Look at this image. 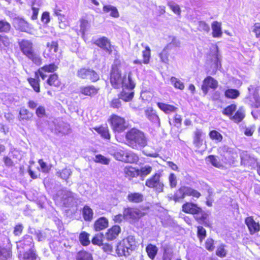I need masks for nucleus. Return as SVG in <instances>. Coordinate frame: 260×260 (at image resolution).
<instances>
[{
    "label": "nucleus",
    "mask_w": 260,
    "mask_h": 260,
    "mask_svg": "<svg viewBox=\"0 0 260 260\" xmlns=\"http://www.w3.org/2000/svg\"><path fill=\"white\" fill-rule=\"evenodd\" d=\"M58 69V66L55 63H51L49 64H46L39 68L36 72L35 73V75L39 74L41 79L44 80L47 77L46 73H54Z\"/></svg>",
    "instance_id": "14"
},
{
    "label": "nucleus",
    "mask_w": 260,
    "mask_h": 260,
    "mask_svg": "<svg viewBox=\"0 0 260 260\" xmlns=\"http://www.w3.org/2000/svg\"><path fill=\"white\" fill-rule=\"evenodd\" d=\"M59 48L57 41H52L46 44V48L43 51V56L46 58H54L56 56L55 53L58 51Z\"/></svg>",
    "instance_id": "13"
},
{
    "label": "nucleus",
    "mask_w": 260,
    "mask_h": 260,
    "mask_svg": "<svg viewBox=\"0 0 260 260\" xmlns=\"http://www.w3.org/2000/svg\"><path fill=\"white\" fill-rule=\"evenodd\" d=\"M90 234L85 231L81 232L79 235V240L83 246H87L90 244Z\"/></svg>",
    "instance_id": "34"
},
{
    "label": "nucleus",
    "mask_w": 260,
    "mask_h": 260,
    "mask_svg": "<svg viewBox=\"0 0 260 260\" xmlns=\"http://www.w3.org/2000/svg\"><path fill=\"white\" fill-rule=\"evenodd\" d=\"M121 66V61L118 58L115 59L111 66L110 82L114 88L119 89L122 87L132 90L135 87L136 84L132 79V73L129 72L122 76L120 71Z\"/></svg>",
    "instance_id": "1"
},
{
    "label": "nucleus",
    "mask_w": 260,
    "mask_h": 260,
    "mask_svg": "<svg viewBox=\"0 0 260 260\" xmlns=\"http://www.w3.org/2000/svg\"><path fill=\"white\" fill-rule=\"evenodd\" d=\"M212 56L214 59L215 67L216 68V70H217V69L218 68L219 69L221 67L220 61L219 58L218 50V47H217V46H216L215 52V53L214 54H213L212 55Z\"/></svg>",
    "instance_id": "54"
},
{
    "label": "nucleus",
    "mask_w": 260,
    "mask_h": 260,
    "mask_svg": "<svg viewBox=\"0 0 260 260\" xmlns=\"http://www.w3.org/2000/svg\"><path fill=\"white\" fill-rule=\"evenodd\" d=\"M161 174L160 173H155L146 180L145 185L150 188H152L158 192H162L164 185L161 181Z\"/></svg>",
    "instance_id": "9"
},
{
    "label": "nucleus",
    "mask_w": 260,
    "mask_h": 260,
    "mask_svg": "<svg viewBox=\"0 0 260 260\" xmlns=\"http://www.w3.org/2000/svg\"><path fill=\"white\" fill-rule=\"evenodd\" d=\"M93 44L108 54H111L113 52V46L111 45L110 40L106 37L98 38L93 41Z\"/></svg>",
    "instance_id": "12"
},
{
    "label": "nucleus",
    "mask_w": 260,
    "mask_h": 260,
    "mask_svg": "<svg viewBox=\"0 0 260 260\" xmlns=\"http://www.w3.org/2000/svg\"><path fill=\"white\" fill-rule=\"evenodd\" d=\"M23 260H40L36 252L32 249L24 252L22 255Z\"/></svg>",
    "instance_id": "32"
},
{
    "label": "nucleus",
    "mask_w": 260,
    "mask_h": 260,
    "mask_svg": "<svg viewBox=\"0 0 260 260\" xmlns=\"http://www.w3.org/2000/svg\"><path fill=\"white\" fill-rule=\"evenodd\" d=\"M124 177L129 180L138 177V168L128 166L124 167L123 169Z\"/></svg>",
    "instance_id": "25"
},
{
    "label": "nucleus",
    "mask_w": 260,
    "mask_h": 260,
    "mask_svg": "<svg viewBox=\"0 0 260 260\" xmlns=\"http://www.w3.org/2000/svg\"><path fill=\"white\" fill-rule=\"evenodd\" d=\"M197 236L201 242H202L206 237V231L203 226H198L197 227Z\"/></svg>",
    "instance_id": "52"
},
{
    "label": "nucleus",
    "mask_w": 260,
    "mask_h": 260,
    "mask_svg": "<svg viewBox=\"0 0 260 260\" xmlns=\"http://www.w3.org/2000/svg\"><path fill=\"white\" fill-rule=\"evenodd\" d=\"M20 242H22V245L23 246H34L32 238L28 235L24 236Z\"/></svg>",
    "instance_id": "58"
},
{
    "label": "nucleus",
    "mask_w": 260,
    "mask_h": 260,
    "mask_svg": "<svg viewBox=\"0 0 260 260\" xmlns=\"http://www.w3.org/2000/svg\"><path fill=\"white\" fill-rule=\"evenodd\" d=\"M224 94L227 99H236L240 95V92L236 89L228 88L224 91Z\"/></svg>",
    "instance_id": "40"
},
{
    "label": "nucleus",
    "mask_w": 260,
    "mask_h": 260,
    "mask_svg": "<svg viewBox=\"0 0 260 260\" xmlns=\"http://www.w3.org/2000/svg\"><path fill=\"white\" fill-rule=\"evenodd\" d=\"M100 90V88L92 84L82 86L79 89V94L84 96L93 98L96 96Z\"/></svg>",
    "instance_id": "15"
},
{
    "label": "nucleus",
    "mask_w": 260,
    "mask_h": 260,
    "mask_svg": "<svg viewBox=\"0 0 260 260\" xmlns=\"http://www.w3.org/2000/svg\"><path fill=\"white\" fill-rule=\"evenodd\" d=\"M214 241L212 238H208L205 243V248L209 251H213L215 248Z\"/></svg>",
    "instance_id": "53"
},
{
    "label": "nucleus",
    "mask_w": 260,
    "mask_h": 260,
    "mask_svg": "<svg viewBox=\"0 0 260 260\" xmlns=\"http://www.w3.org/2000/svg\"><path fill=\"white\" fill-rule=\"evenodd\" d=\"M39 75H35V77H29L27 81L34 91L36 93L41 92V81Z\"/></svg>",
    "instance_id": "22"
},
{
    "label": "nucleus",
    "mask_w": 260,
    "mask_h": 260,
    "mask_svg": "<svg viewBox=\"0 0 260 260\" xmlns=\"http://www.w3.org/2000/svg\"><path fill=\"white\" fill-rule=\"evenodd\" d=\"M143 59H135L133 61V63L135 64L142 65V64H147L149 63L151 58V49L148 46L145 47V49L142 51Z\"/></svg>",
    "instance_id": "20"
},
{
    "label": "nucleus",
    "mask_w": 260,
    "mask_h": 260,
    "mask_svg": "<svg viewBox=\"0 0 260 260\" xmlns=\"http://www.w3.org/2000/svg\"><path fill=\"white\" fill-rule=\"evenodd\" d=\"M234 113L235 114L233 115L230 119L236 123L241 122L245 117L244 113L240 110L236 111Z\"/></svg>",
    "instance_id": "46"
},
{
    "label": "nucleus",
    "mask_w": 260,
    "mask_h": 260,
    "mask_svg": "<svg viewBox=\"0 0 260 260\" xmlns=\"http://www.w3.org/2000/svg\"><path fill=\"white\" fill-rule=\"evenodd\" d=\"M10 40L8 36L0 35V46L3 45L8 47L10 45Z\"/></svg>",
    "instance_id": "62"
},
{
    "label": "nucleus",
    "mask_w": 260,
    "mask_h": 260,
    "mask_svg": "<svg viewBox=\"0 0 260 260\" xmlns=\"http://www.w3.org/2000/svg\"><path fill=\"white\" fill-rule=\"evenodd\" d=\"M172 43L167 44L159 54L160 60L165 63H168L169 61V55L172 50Z\"/></svg>",
    "instance_id": "26"
},
{
    "label": "nucleus",
    "mask_w": 260,
    "mask_h": 260,
    "mask_svg": "<svg viewBox=\"0 0 260 260\" xmlns=\"http://www.w3.org/2000/svg\"><path fill=\"white\" fill-rule=\"evenodd\" d=\"M253 31L255 37L257 38L260 37V23L256 22L254 24Z\"/></svg>",
    "instance_id": "64"
},
{
    "label": "nucleus",
    "mask_w": 260,
    "mask_h": 260,
    "mask_svg": "<svg viewBox=\"0 0 260 260\" xmlns=\"http://www.w3.org/2000/svg\"><path fill=\"white\" fill-rule=\"evenodd\" d=\"M236 109L237 105L235 104H232L224 108L222 113L224 115L228 116L230 119L234 112H236Z\"/></svg>",
    "instance_id": "39"
},
{
    "label": "nucleus",
    "mask_w": 260,
    "mask_h": 260,
    "mask_svg": "<svg viewBox=\"0 0 260 260\" xmlns=\"http://www.w3.org/2000/svg\"><path fill=\"white\" fill-rule=\"evenodd\" d=\"M11 28L10 23L5 19L0 20V32L8 33Z\"/></svg>",
    "instance_id": "48"
},
{
    "label": "nucleus",
    "mask_w": 260,
    "mask_h": 260,
    "mask_svg": "<svg viewBox=\"0 0 260 260\" xmlns=\"http://www.w3.org/2000/svg\"><path fill=\"white\" fill-rule=\"evenodd\" d=\"M76 259V260H93L92 254L85 250L79 251Z\"/></svg>",
    "instance_id": "41"
},
{
    "label": "nucleus",
    "mask_w": 260,
    "mask_h": 260,
    "mask_svg": "<svg viewBox=\"0 0 260 260\" xmlns=\"http://www.w3.org/2000/svg\"><path fill=\"white\" fill-rule=\"evenodd\" d=\"M35 113L37 116L39 118H43L46 115L45 108L43 106L41 105L36 108Z\"/></svg>",
    "instance_id": "55"
},
{
    "label": "nucleus",
    "mask_w": 260,
    "mask_h": 260,
    "mask_svg": "<svg viewBox=\"0 0 260 260\" xmlns=\"http://www.w3.org/2000/svg\"><path fill=\"white\" fill-rule=\"evenodd\" d=\"M42 171L44 173H48L50 170V168L47 165L46 163L45 162L43 159H40L38 160Z\"/></svg>",
    "instance_id": "63"
},
{
    "label": "nucleus",
    "mask_w": 260,
    "mask_h": 260,
    "mask_svg": "<svg viewBox=\"0 0 260 260\" xmlns=\"http://www.w3.org/2000/svg\"><path fill=\"white\" fill-rule=\"evenodd\" d=\"M245 223L251 235L256 233L260 231L259 223L256 222L252 216L246 217L245 219Z\"/></svg>",
    "instance_id": "18"
},
{
    "label": "nucleus",
    "mask_w": 260,
    "mask_h": 260,
    "mask_svg": "<svg viewBox=\"0 0 260 260\" xmlns=\"http://www.w3.org/2000/svg\"><path fill=\"white\" fill-rule=\"evenodd\" d=\"M123 88L122 91L118 94V97L125 102L131 101L134 98V92L132 91L130 92H126Z\"/></svg>",
    "instance_id": "38"
},
{
    "label": "nucleus",
    "mask_w": 260,
    "mask_h": 260,
    "mask_svg": "<svg viewBox=\"0 0 260 260\" xmlns=\"http://www.w3.org/2000/svg\"><path fill=\"white\" fill-rule=\"evenodd\" d=\"M202 132L201 129H196L194 133L193 143L197 147L201 146L203 144L202 139Z\"/></svg>",
    "instance_id": "42"
},
{
    "label": "nucleus",
    "mask_w": 260,
    "mask_h": 260,
    "mask_svg": "<svg viewBox=\"0 0 260 260\" xmlns=\"http://www.w3.org/2000/svg\"><path fill=\"white\" fill-rule=\"evenodd\" d=\"M23 226L22 224H16L14 228L13 234L16 236H19L22 233Z\"/></svg>",
    "instance_id": "60"
},
{
    "label": "nucleus",
    "mask_w": 260,
    "mask_h": 260,
    "mask_svg": "<svg viewBox=\"0 0 260 260\" xmlns=\"http://www.w3.org/2000/svg\"><path fill=\"white\" fill-rule=\"evenodd\" d=\"M182 119L181 116L175 114L173 119V125L177 128H180L182 124Z\"/></svg>",
    "instance_id": "57"
},
{
    "label": "nucleus",
    "mask_w": 260,
    "mask_h": 260,
    "mask_svg": "<svg viewBox=\"0 0 260 260\" xmlns=\"http://www.w3.org/2000/svg\"><path fill=\"white\" fill-rule=\"evenodd\" d=\"M205 159L208 160L213 167L216 168L220 169L223 167V164L220 159L216 155H209L206 157Z\"/></svg>",
    "instance_id": "31"
},
{
    "label": "nucleus",
    "mask_w": 260,
    "mask_h": 260,
    "mask_svg": "<svg viewBox=\"0 0 260 260\" xmlns=\"http://www.w3.org/2000/svg\"><path fill=\"white\" fill-rule=\"evenodd\" d=\"M127 152V150L125 149L119 148L114 152L113 155L116 159L124 162Z\"/></svg>",
    "instance_id": "43"
},
{
    "label": "nucleus",
    "mask_w": 260,
    "mask_h": 260,
    "mask_svg": "<svg viewBox=\"0 0 260 260\" xmlns=\"http://www.w3.org/2000/svg\"><path fill=\"white\" fill-rule=\"evenodd\" d=\"M34 117V114L30 112L25 107L23 106L20 108L17 116L19 121L22 123L31 121Z\"/></svg>",
    "instance_id": "17"
},
{
    "label": "nucleus",
    "mask_w": 260,
    "mask_h": 260,
    "mask_svg": "<svg viewBox=\"0 0 260 260\" xmlns=\"http://www.w3.org/2000/svg\"><path fill=\"white\" fill-rule=\"evenodd\" d=\"M227 251L225 249V245L224 244L219 245L216 249V255L219 257L223 258L226 256Z\"/></svg>",
    "instance_id": "50"
},
{
    "label": "nucleus",
    "mask_w": 260,
    "mask_h": 260,
    "mask_svg": "<svg viewBox=\"0 0 260 260\" xmlns=\"http://www.w3.org/2000/svg\"><path fill=\"white\" fill-rule=\"evenodd\" d=\"M167 5L175 14L178 15H180L181 11L179 5H173L171 3H168Z\"/></svg>",
    "instance_id": "61"
},
{
    "label": "nucleus",
    "mask_w": 260,
    "mask_h": 260,
    "mask_svg": "<svg viewBox=\"0 0 260 260\" xmlns=\"http://www.w3.org/2000/svg\"><path fill=\"white\" fill-rule=\"evenodd\" d=\"M108 225V220L105 217H101L94 221L93 228L95 232H99L106 229Z\"/></svg>",
    "instance_id": "21"
},
{
    "label": "nucleus",
    "mask_w": 260,
    "mask_h": 260,
    "mask_svg": "<svg viewBox=\"0 0 260 260\" xmlns=\"http://www.w3.org/2000/svg\"><path fill=\"white\" fill-rule=\"evenodd\" d=\"M77 76L81 79H88L92 83L96 82L100 79L99 74L95 71L86 67L79 69L77 71Z\"/></svg>",
    "instance_id": "8"
},
{
    "label": "nucleus",
    "mask_w": 260,
    "mask_h": 260,
    "mask_svg": "<svg viewBox=\"0 0 260 260\" xmlns=\"http://www.w3.org/2000/svg\"><path fill=\"white\" fill-rule=\"evenodd\" d=\"M126 144L133 149L144 147L147 145V140L144 134L141 131L132 128L125 133Z\"/></svg>",
    "instance_id": "4"
},
{
    "label": "nucleus",
    "mask_w": 260,
    "mask_h": 260,
    "mask_svg": "<svg viewBox=\"0 0 260 260\" xmlns=\"http://www.w3.org/2000/svg\"><path fill=\"white\" fill-rule=\"evenodd\" d=\"M158 248L156 245L152 244H148L147 245L145 250L149 258L154 260L158 252Z\"/></svg>",
    "instance_id": "30"
},
{
    "label": "nucleus",
    "mask_w": 260,
    "mask_h": 260,
    "mask_svg": "<svg viewBox=\"0 0 260 260\" xmlns=\"http://www.w3.org/2000/svg\"><path fill=\"white\" fill-rule=\"evenodd\" d=\"M119 98H114L109 103V106L111 108L118 109L121 106V102Z\"/></svg>",
    "instance_id": "51"
},
{
    "label": "nucleus",
    "mask_w": 260,
    "mask_h": 260,
    "mask_svg": "<svg viewBox=\"0 0 260 260\" xmlns=\"http://www.w3.org/2000/svg\"><path fill=\"white\" fill-rule=\"evenodd\" d=\"M108 122L114 133H123L128 128L125 118L116 114H111L108 119Z\"/></svg>",
    "instance_id": "6"
},
{
    "label": "nucleus",
    "mask_w": 260,
    "mask_h": 260,
    "mask_svg": "<svg viewBox=\"0 0 260 260\" xmlns=\"http://www.w3.org/2000/svg\"><path fill=\"white\" fill-rule=\"evenodd\" d=\"M104 241V234L100 233L95 234L91 239V243L93 245L101 246Z\"/></svg>",
    "instance_id": "44"
},
{
    "label": "nucleus",
    "mask_w": 260,
    "mask_h": 260,
    "mask_svg": "<svg viewBox=\"0 0 260 260\" xmlns=\"http://www.w3.org/2000/svg\"><path fill=\"white\" fill-rule=\"evenodd\" d=\"M145 114L149 120L156 121L159 120V117L151 108L145 110Z\"/></svg>",
    "instance_id": "45"
},
{
    "label": "nucleus",
    "mask_w": 260,
    "mask_h": 260,
    "mask_svg": "<svg viewBox=\"0 0 260 260\" xmlns=\"http://www.w3.org/2000/svg\"><path fill=\"white\" fill-rule=\"evenodd\" d=\"M201 196V193L198 190L188 186H183L179 188L174 193L173 200L175 202H178L186 197H192L199 199Z\"/></svg>",
    "instance_id": "7"
},
{
    "label": "nucleus",
    "mask_w": 260,
    "mask_h": 260,
    "mask_svg": "<svg viewBox=\"0 0 260 260\" xmlns=\"http://www.w3.org/2000/svg\"><path fill=\"white\" fill-rule=\"evenodd\" d=\"M158 107L165 113L168 114L175 112L177 111V108L174 105H170L161 102L157 103Z\"/></svg>",
    "instance_id": "28"
},
{
    "label": "nucleus",
    "mask_w": 260,
    "mask_h": 260,
    "mask_svg": "<svg viewBox=\"0 0 260 260\" xmlns=\"http://www.w3.org/2000/svg\"><path fill=\"white\" fill-rule=\"evenodd\" d=\"M82 215L85 221H91L93 217V212L89 206L85 205L82 209Z\"/></svg>",
    "instance_id": "33"
},
{
    "label": "nucleus",
    "mask_w": 260,
    "mask_h": 260,
    "mask_svg": "<svg viewBox=\"0 0 260 260\" xmlns=\"http://www.w3.org/2000/svg\"><path fill=\"white\" fill-rule=\"evenodd\" d=\"M212 29V35L213 38H220L222 36L221 23L217 21H213L211 24Z\"/></svg>",
    "instance_id": "27"
},
{
    "label": "nucleus",
    "mask_w": 260,
    "mask_h": 260,
    "mask_svg": "<svg viewBox=\"0 0 260 260\" xmlns=\"http://www.w3.org/2000/svg\"><path fill=\"white\" fill-rule=\"evenodd\" d=\"M218 86V82L217 80L211 76H208L203 80L201 89L203 93L206 95L208 93L209 88L215 90Z\"/></svg>",
    "instance_id": "16"
},
{
    "label": "nucleus",
    "mask_w": 260,
    "mask_h": 260,
    "mask_svg": "<svg viewBox=\"0 0 260 260\" xmlns=\"http://www.w3.org/2000/svg\"><path fill=\"white\" fill-rule=\"evenodd\" d=\"M19 49L23 55L36 65L39 66L42 63V58L40 54L36 51L33 43L26 39L18 42Z\"/></svg>",
    "instance_id": "3"
},
{
    "label": "nucleus",
    "mask_w": 260,
    "mask_h": 260,
    "mask_svg": "<svg viewBox=\"0 0 260 260\" xmlns=\"http://www.w3.org/2000/svg\"><path fill=\"white\" fill-rule=\"evenodd\" d=\"M127 199L133 203H140L143 201L144 196L140 192H131L128 194Z\"/></svg>",
    "instance_id": "29"
},
{
    "label": "nucleus",
    "mask_w": 260,
    "mask_h": 260,
    "mask_svg": "<svg viewBox=\"0 0 260 260\" xmlns=\"http://www.w3.org/2000/svg\"><path fill=\"white\" fill-rule=\"evenodd\" d=\"M102 138L109 140L111 139V135L108 127L107 125H101L93 128Z\"/></svg>",
    "instance_id": "24"
},
{
    "label": "nucleus",
    "mask_w": 260,
    "mask_h": 260,
    "mask_svg": "<svg viewBox=\"0 0 260 260\" xmlns=\"http://www.w3.org/2000/svg\"><path fill=\"white\" fill-rule=\"evenodd\" d=\"M170 81L175 88L180 90H183L184 88V85L183 83L179 79L175 77H172L170 78Z\"/></svg>",
    "instance_id": "49"
},
{
    "label": "nucleus",
    "mask_w": 260,
    "mask_h": 260,
    "mask_svg": "<svg viewBox=\"0 0 260 260\" xmlns=\"http://www.w3.org/2000/svg\"><path fill=\"white\" fill-rule=\"evenodd\" d=\"M209 136L212 140L215 141L217 143L222 141V135L216 130H212L209 133Z\"/></svg>",
    "instance_id": "47"
},
{
    "label": "nucleus",
    "mask_w": 260,
    "mask_h": 260,
    "mask_svg": "<svg viewBox=\"0 0 260 260\" xmlns=\"http://www.w3.org/2000/svg\"><path fill=\"white\" fill-rule=\"evenodd\" d=\"M181 211L184 213L193 215L194 219L199 223L209 226L207 223L209 215L197 204L192 202H185L181 206Z\"/></svg>",
    "instance_id": "2"
},
{
    "label": "nucleus",
    "mask_w": 260,
    "mask_h": 260,
    "mask_svg": "<svg viewBox=\"0 0 260 260\" xmlns=\"http://www.w3.org/2000/svg\"><path fill=\"white\" fill-rule=\"evenodd\" d=\"M139 246L134 236H128L122 239L117 244L116 252L119 256L129 255L130 252L136 250Z\"/></svg>",
    "instance_id": "5"
},
{
    "label": "nucleus",
    "mask_w": 260,
    "mask_h": 260,
    "mask_svg": "<svg viewBox=\"0 0 260 260\" xmlns=\"http://www.w3.org/2000/svg\"><path fill=\"white\" fill-rule=\"evenodd\" d=\"M94 161L96 162L101 163L104 165H108L109 160L101 154H98L95 156Z\"/></svg>",
    "instance_id": "59"
},
{
    "label": "nucleus",
    "mask_w": 260,
    "mask_h": 260,
    "mask_svg": "<svg viewBox=\"0 0 260 260\" xmlns=\"http://www.w3.org/2000/svg\"><path fill=\"white\" fill-rule=\"evenodd\" d=\"M145 213L137 207H127L124 208L123 216L124 218L137 221L143 217Z\"/></svg>",
    "instance_id": "10"
},
{
    "label": "nucleus",
    "mask_w": 260,
    "mask_h": 260,
    "mask_svg": "<svg viewBox=\"0 0 260 260\" xmlns=\"http://www.w3.org/2000/svg\"><path fill=\"white\" fill-rule=\"evenodd\" d=\"M15 27L17 30L22 32H28L30 30L29 23L22 18H18L16 20Z\"/></svg>",
    "instance_id": "23"
},
{
    "label": "nucleus",
    "mask_w": 260,
    "mask_h": 260,
    "mask_svg": "<svg viewBox=\"0 0 260 260\" xmlns=\"http://www.w3.org/2000/svg\"><path fill=\"white\" fill-rule=\"evenodd\" d=\"M103 10L105 13L110 12V16L114 18H117L119 16V14L117 9L111 5H105L103 6Z\"/></svg>",
    "instance_id": "36"
},
{
    "label": "nucleus",
    "mask_w": 260,
    "mask_h": 260,
    "mask_svg": "<svg viewBox=\"0 0 260 260\" xmlns=\"http://www.w3.org/2000/svg\"><path fill=\"white\" fill-rule=\"evenodd\" d=\"M152 171V168L150 166L146 165L144 167H142L140 169L138 168V176L141 178H144L149 175Z\"/></svg>",
    "instance_id": "37"
},
{
    "label": "nucleus",
    "mask_w": 260,
    "mask_h": 260,
    "mask_svg": "<svg viewBox=\"0 0 260 260\" xmlns=\"http://www.w3.org/2000/svg\"><path fill=\"white\" fill-rule=\"evenodd\" d=\"M169 185L171 188H175L177 185V180L176 175L174 173H171L168 177Z\"/></svg>",
    "instance_id": "56"
},
{
    "label": "nucleus",
    "mask_w": 260,
    "mask_h": 260,
    "mask_svg": "<svg viewBox=\"0 0 260 260\" xmlns=\"http://www.w3.org/2000/svg\"><path fill=\"white\" fill-rule=\"evenodd\" d=\"M125 156L124 162L126 163L135 164L139 160L138 155L132 151H127Z\"/></svg>",
    "instance_id": "35"
},
{
    "label": "nucleus",
    "mask_w": 260,
    "mask_h": 260,
    "mask_svg": "<svg viewBox=\"0 0 260 260\" xmlns=\"http://www.w3.org/2000/svg\"><path fill=\"white\" fill-rule=\"evenodd\" d=\"M121 228L118 225H112L105 233L106 238L108 241L116 239L121 232Z\"/></svg>",
    "instance_id": "19"
},
{
    "label": "nucleus",
    "mask_w": 260,
    "mask_h": 260,
    "mask_svg": "<svg viewBox=\"0 0 260 260\" xmlns=\"http://www.w3.org/2000/svg\"><path fill=\"white\" fill-rule=\"evenodd\" d=\"M45 88H50L52 90L61 89L62 83L61 80L57 73H53L47 76L46 80L44 83Z\"/></svg>",
    "instance_id": "11"
}]
</instances>
